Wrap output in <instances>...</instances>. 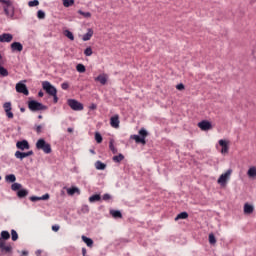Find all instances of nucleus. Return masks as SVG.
<instances>
[{"label":"nucleus","mask_w":256,"mask_h":256,"mask_svg":"<svg viewBox=\"0 0 256 256\" xmlns=\"http://www.w3.org/2000/svg\"><path fill=\"white\" fill-rule=\"evenodd\" d=\"M82 255L87 256V249L86 248H82Z\"/></svg>","instance_id":"57"},{"label":"nucleus","mask_w":256,"mask_h":256,"mask_svg":"<svg viewBox=\"0 0 256 256\" xmlns=\"http://www.w3.org/2000/svg\"><path fill=\"white\" fill-rule=\"evenodd\" d=\"M68 105L73 111H83V104L75 99H69Z\"/></svg>","instance_id":"6"},{"label":"nucleus","mask_w":256,"mask_h":256,"mask_svg":"<svg viewBox=\"0 0 256 256\" xmlns=\"http://www.w3.org/2000/svg\"><path fill=\"white\" fill-rule=\"evenodd\" d=\"M97 200V194H93L90 198H89V201L90 203H93Z\"/></svg>","instance_id":"49"},{"label":"nucleus","mask_w":256,"mask_h":256,"mask_svg":"<svg viewBox=\"0 0 256 256\" xmlns=\"http://www.w3.org/2000/svg\"><path fill=\"white\" fill-rule=\"evenodd\" d=\"M84 55H86V57H91L93 55V50L91 49V47L85 49Z\"/></svg>","instance_id":"39"},{"label":"nucleus","mask_w":256,"mask_h":256,"mask_svg":"<svg viewBox=\"0 0 256 256\" xmlns=\"http://www.w3.org/2000/svg\"><path fill=\"white\" fill-rule=\"evenodd\" d=\"M231 175H233V169H228L226 172L222 173L217 180L218 185L225 187L231 180Z\"/></svg>","instance_id":"2"},{"label":"nucleus","mask_w":256,"mask_h":256,"mask_svg":"<svg viewBox=\"0 0 256 256\" xmlns=\"http://www.w3.org/2000/svg\"><path fill=\"white\" fill-rule=\"evenodd\" d=\"M139 135H131L130 139H133L135 143H141V145H145L147 141L145 140L147 138V130L145 128H142L139 130Z\"/></svg>","instance_id":"3"},{"label":"nucleus","mask_w":256,"mask_h":256,"mask_svg":"<svg viewBox=\"0 0 256 256\" xmlns=\"http://www.w3.org/2000/svg\"><path fill=\"white\" fill-rule=\"evenodd\" d=\"M110 215H112L114 219H121V217H123V215L121 214V211L119 210H110Z\"/></svg>","instance_id":"22"},{"label":"nucleus","mask_w":256,"mask_h":256,"mask_svg":"<svg viewBox=\"0 0 256 256\" xmlns=\"http://www.w3.org/2000/svg\"><path fill=\"white\" fill-rule=\"evenodd\" d=\"M42 88L50 96L57 94V88H55V86H53L52 83L49 81L42 82Z\"/></svg>","instance_id":"5"},{"label":"nucleus","mask_w":256,"mask_h":256,"mask_svg":"<svg viewBox=\"0 0 256 256\" xmlns=\"http://www.w3.org/2000/svg\"><path fill=\"white\" fill-rule=\"evenodd\" d=\"M65 35L70 41H75V36L73 35V32L69 30H65Z\"/></svg>","instance_id":"35"},{"label":"nucleus","mask_w":256,"mask_h":256,"mask_svg":"<svg viewBox=\"0 0 256 256\" xmlns=\"http://www.w3.org/2000/svg\"><path fill=\"white\" fill-rule=\"evenodd\" d=\"M93 37V30L88 29L87 33L82 36V41H90Z\"/></svg>","instance_id":"21"},{"label":"nucleus","mask_w":256,"mask_h":256,"mask_svg":"<svg viewBox=\"0 0 256 256\" xmlns=\"http://www.w3.org/2000/svg\"><path fill=\"white\" fill-rule=\"evenodd\" d=\"M208 239H209L210 245H215V243H217V239L215 238L214 234H209Z\"/></svg>","instance_id":"36"},{"label":"nucleus","mask_w":256,"mask_h":256,"mask_svg":"<svg viewBox=\"0 0 256 256\" xmlns=\"http://www.w3.org/2000/svg\"><path fill=\"white\" fill-rule=\"evenodd\" d=\"M16 147L21 151H25V149H29V142L27 140L18 141Z\"/></svg>","instance_id":"15"},{"label":"nucleus","mask_w":256,"mask_h":256,"mask_svg":"<svg viewBox=\"0 0 256 256\" xmlns=\"http://www.w3.org/2000/svg\"><path fill=\"white\" fill-rule=\"evenodd\" d=\"M94 139L97 141V131L94 132Z\"/></svg>","instance_id":"61"},{"label":"nucleus","mask_w":256,"mask_h":256,"mask_svg":"<svg viewBox=\"0 0 256 256\" xmlns=\"http://www.w3.org/2000/svg\"><path fill=\"white\" fill-rule=\"evenodd\" d=\"M9 7L11 6H7V5L3 6L4 13L6 16H8L9 19H13V17H15V9L12 8L11 10H9Z\"/></svg>","instance_id":"17"},{"label":"nucleus","mask_w":256,"mask_h":256,"mask_svg":"<svg viewBox=\"0 0 256 256\" xmlns=\"http://www.w3.org/2000/svg\"><path fill=\"white\" fill-rule=\"evenodd\" d=\"M198 127L202 130V131H209V129H211L212 125L211 122L209 121H201L198 123Z\"/></svg>","instance_id":"13"},{"label":"nucleus","mask_w":256,"mask_h":256,"mask_svg":"<svg viewBox=\"0 0 256 256\" xmlns=\"http://www.w3.org/2000/svg\"><path fill=\"white\" fill-rule=\"evenodd\" d=\"M41 129H43V127L41 125H38V126H36L35 131L37 133H41Z\"/></svg>","instance_id":"54"},{"label":"nucleus","mask_w":256,"mask_h":256,"mask_svg":"<svg viewBox=\"0 0 256 256\" xmlns=\"http://www.w3.org/2000/svg\"><path fill=\"white\" fill-rule=\"evenodd\" d=\"M3 109L6 113V117H8V119H13V112L11 111V102L4 103Z\"/></svg>","instance_id":"11"},{"label":"nucleus","mask_w":256,"mask_h":256,"mask_svg":"<svg viewBox=\"0 0 256 256\" xmlns=\"http://www.w3.org/2000/svg\"><path fill=\"white\" fill-rule=\"evenodd\" d=\"M97 201H101V195L100 194L97 195Z\"/></svg>","instance_id":"64"},{"label":"nucleus","mask_w":256,"mask_h":256,"mask_svg":"<svg viewBox=\"0 0 256 256\" xmlns=\"http://www.w3.org/2000/svg\"><path fill=\"white\" fill-rule=\"evenodd\" d=\"M253 211H255V206H253V204H244V215H251Z\"/></svg>","instance_id":"18"},{"label":"nucleus","mask_w":256,"mask_h":256,"mask_svg":"<svg viewBox=\"0 0 256 256\" xmlns=\"http://www.w3.org/2000/svg\"><path fill=\"white\" fill-rule=\"evenodd\" d=\"M61 87H62V89H63L64 91H67V89H69V83L64 82V83L61 84Z\"/></svg>","instance_id":"47"},{"label":"nucleus","mask_w":256,"mask_h":256,"mask_svg":"<svg viewBox=\"0 0 256 256\" xmlns=\"http://www.w3.org/2000/svg\"><path fill=\"white\" fill-rule=\"evenodd\" d=\"M187 217H189L187 212H181L176 216L175 221H179V219H187Z\"/></svg>","instance_id":"27"},{"label":"nucleus","mask_w":256,"mask_h":256,"mask_svg":"<svg viewBox=\"0 0 256 256\" xmlns=\"http://www.w3.org/2000/svg\"><path fill=\"white\" fill-rule=\"evenodd\" d=\"M28 109H30L32 113H37V111H47V106L36 100H30L28 101Z\"/></svg>","instance_id":"1"},{"label":"nucleus","mask_w":256,"mask_h":256,"mask_svg":"<svg viewBox=\"0 0 256 256\" xmlns=\"http://www.w3.org/2000/svg\"><path fill=\"white\" fill-rule=\"evenodd\" d=\"M11 237H12V241H17V239H19V234H17V231L15 230H11Z\"/></svg>","instance_id":"38"},{"label":"nucleus","mask_w":256,"mask_h":256,"mask_svg":"<svg viewBox=\"0 0 256 256\" xmlns=\"http://www.w3.org/2000/svg\"><path fill=\"white\" fill-rule=\"evenodd\" d=\"M47 199H49V194L48 193H46V194H44L40 197V201H47Z\"/></svg>","instance_id":"48"},{"label":"nucleus","mask_w":256,"mask_h":256,"mask_svg":"<svg viewBox=\"0 0 256 256\" xmlns=\"http://www.w3.org/2000/svg\"><path fill=\"white\" fill-rule=\"evenodd\" d=\"M5 247V241H3L1 238H0V249H3Z\"/></svg>","instance_id":"55"},{"label":"nucleus","mask_w":256,"mask_h":256,"mask_svg":"<svg viewBox=\"0 0 256 256\" xmlns=\"http://www.w3.org/2000/svg\"><path fill=\"white\" fill-rule=\"evenodd\" d=\"M9 75V71L7 68L0 65V77H7Z\"/></svg>","instance_id":"29"},{"label":"nucleus","mask_w":256,"mask_h":256,"mask_svg":"<svg viewBox=\"0 0 256 256\" xmlns=\"http://www.w3.org/2000/svg\"><path fill=\"white\" fill-rule=\"evenodd\" d=\"M97 81H99L101 85H107V81H109V76L107 74H101L97 77Z\"/></svg>","instance_id":"19"},{"label":"nucleus","mask_w":256,"mask_h":256,"mask_svg":"<svg viewBox=\"0 0 256 256\" xmlns=\"http://www.w3.org/2000/svg\"><path fill=\"white\" fill-rule=\"evenodd\" d=\"M97 106L95 105V104H92L91 106H90V109H95Z\"/></svg>","instance_id":"62"},{"label":"nucleus","mask_w":256,"mask_h":256,"mask_svg":"<svg viewBox=\"0 0 256 256\" xmlns=\"http://www.w3.org/2000/svg\"><path fill=\"white\" fill-rule=\"evenodd\" d=\"M124 159L125 156H123V154H119L113 157V161H115V163H121V161H123Z\"/></svg>","instance_id":"33"},{"label":"nucleus","mask_w":256,"mask_h":256,"mask_svg":"<svg viewBox=\"0 0 256 256\" xmlns=\"http://www.w3.org/2000/svg\"><path fill=\"white\" fill-rule=\"evenodd\" d=\"M248 179L256 180V166H251L246 173Z\"/></svg>","instance_id":"14"},{"label":"nucleus","mask_w":256,"mask_h":256,"mask_svg":"<svg viewBox=\"0 0 256 256\" xmlns=\"http://www.w3.org/2000/svg\"><path fill=\"white\" fill-rule=\"evenodd\" d=\"M68 195H75V193H79V188L77 187H72L67 189Z\"/></svg>","instance_id":"32"},{"label":"nucleus","mask_w":256,"mask_h":256,"mask_svg":"<svg viewBox=\"0 0 256 256\" xmlns=\"http://www.w3.org/2000/svg\"><path fill=\"white\" fill-rule=\"evenodd\" d=\"M64 7H73L75 5V0H62Z\"/></svg>","instance_id":"28"},{"label":"nucleus","mask_w":256,"mask_h":256,"mask_svg":"<svg viewBox=\"0 0 256 256\" xmlns=\"http://www.w3.org/2000/svg\"><path fill=\"white\" fill-rule=\"evenodd\" d=\"M109 149L110 151H112L114 155L117 153V148H115V145L113 144V140H110Z\"/></svg>","instance_id":"37"},{"label":"nucleus","mask_w":256,"mask_h":256,"mask_svg":"<svg viewBox=\"0 0 256 256\" xmlns=\"http://www.w3.org/2000/svg\"><path fill=\"white\" fill-rule=\"evenodd\" d=\"M82 241H84V243L87 245V247H93V239L83 235Z\"/></svg>","instance_id":"24"},{"label":"nucleus","mask_w":256,"mask_h":256,"mask_svg":"<svg viewBox=\"0 0 256 256\" xmlns=\"http://www.w3.org/2000/svg\"><path fill=\"white\" fill-rule=\"evenodd\" d=\"M90 153H92V155H95V149H90Z\"/></svg>","instance_id":"63"},{"label":"nucleus","mask_w":256,"mask_h":256,"mask_svg":"<svg viewBox=\"0 0 256 256\" xmlns=\"http://www.w3.org/2000/svg\"><path fill=\"white\" fill-rule=\"evenodd\" d=\"M17 93H22L23 95H29V89H27V85L24 84L23 81H20L16 84Z\"/></svg>","instance_id":"8"},{"label":"nucleus","mask_w":256,"mask_h":256,"mask_svg":"<svg viewBox=\"0 0 256 256\" xmlns=\"http://www.w3.org/2000/svg\"><path fill=\"white\" fill-rule=\"evenodd\" d=\"M0 3H2V5H7V7L13 6V2H11V0H0Z\"/></svg>","instance_id":"40"},{"label":"nucleus","mask_w":256,"mask_h":256,"mask_svg":"<svg viewBox=\"0 0 256 256\" xmlns=\"http://www.w3.org/2000/svg\"><path fill=\"white\" fill-rule=\"evenodd\" d=\"M176 89H178V91H183V89H185V85H183V84H178V85L176 86Z\"/></svg>","instance_id":"51"},{"label":"nucleus","mask_w":256,"mask_h":256,"mask_svg":"<svg viewBox=\"0 0 256 256\" xmlns=\"http://www.w3.org/2000/svg\"><path fill=\"white\" fill-rule=\"evenodd\" d=\"M13 248L11 247V246H4L1 250L2 251H6V253H11V250H12Z\"/></svg>","instance_id":"44"},{"label":"nucleus","mask_w":256,"mask_h":256,"mask_svg":"<svg viewBox=\"0 0 256 256\" xmlns=\"http://www.w3.org/2000/svg\"><path fill=\"white\" fill-rule=\"evenodd\" d=\"M37 18H38V19H45V11H43V10H38V12H37Z\"/></svg>","instance_id":"41"},{"label":"nucleus","mask_w":256,"mask_h":256,"mask_svg":"<svg viewBox=\"0 0 256 256\" xmlns=\"http://www.w3.org/2000/svg\"><path fill=\"white\" fill-rule=\"evenodd\" d=\"M43 95H44L43 91L38 92V97H43Z\"/></svg>","instance_id":"59"},{"label":"nucleus","mask_w":256,"mask_h":256,"mask_svg":"<svg viewBox=\"0 0 256 256\" xmlns=\"http://www.w3.org/2000/svg\"><path fill=\"white\" fill-rule=\"evenodd\" d=\"M78 14L82 15V17H84V19L91 18V12H85L83 10H78Z\"/></svg>","instance_id":"30"},{"label":"nucleus","mask_w":256,"mask_h":256,"mask_svg":"<svg viewBox=\"0 0 256 256\" xmlns=\"http://www.w3.org/2000/svg\"><path fill=\"white\" fill-rule=\"evenodd\" d=\"M54 103H57L59 101V97H57V93L52 95Z\"/></svg>","instance_id":"53"},{"label":"nucleus","mask_w":256,"mask_h":256,"mask_svg":"<svg viewBox=\"0 0 256 256\" xmlns=\"http://www.w3.org/2000/svg\"><path fill=\"white\" fill-rule=\"evenodd\" d=\"M107 168V164L101 162V161H97V169L100 171H105V169Z\"/></svg>","instance_id":"31"},{"label":"nucleus","mask_w":256,"mask_h":256,"mask_svg":"<svg viewBox=\"0 0 256 256\" xmlns=\"http://www.w3.org/2000/svg\"><path fill=\"white\" fill-rule=\"evenodd\" d=\"M31 155H33V150H30L28 152L16 151L14 154L16 159H20V161H23V159H25L27 157H31Z\"/></svg>","instance_id":"9"},{"label":"nucleus","mask_w":256,"mask_h":256,"mask_svg":"<svg viewBox=\"0 0 256 256\" xmlns=\"http://www.w3.org/2000/svg\"><path fill=\"white\" fill-rule=\"evenodd\" d=\"M12 53L23 51V44L21 42H13L10 46Z\"/></svg>","instance_id":"12"},{"label":"nucleus","mask_w":256,"mask_h":256,"mask_svg":"<svg viewBox=\"0 0 256 256\" xmlns=\"http://www.w3.org/2000/svg\"><path fill=\"white\" fill-rule=\"evenodd\" d=\"M81 211H82V213H89V206L88 205H82Z\"/></svg>","instance_id":"43"},{"label":"nucleus","mask_w":256,"mask_h":256,"mask_svg":"<svg viewBox=\"0 0 256 256\" xmlns=\"http://www.w3.org/2000/svg\"><path fill=\"white\" fill-rule=\"evenodd\" d=\"M27 195H29V190L22 188L21 190H19L17 192V197L19 199H24V197H27Z\"/></svg>","instance_id":"20"},{"label":"nucleus","mask_w":256,"mask_h":256,"mask_svg":"<svg viewBox=\"0 0 256 256\" xmlns=\"http://www.w3.org/2000/svg\"><path fill=\"white\" fill-rule=\"evenodd\" d=\"M35 255H36V256H41V250H37V251L35 252Z\"/></svg>","instance_id":"58"},{"label":"nucleus","mask_w":256,"mask_h":256,"mask_svg":"<svg viewBox=\"0 0 256 256\" xmlns=\"http://www.w3.org/2000/svg\"><path fill=\"white\" fill-rule=\"evenodd\" d=\"M21 253H22L21 256H27V255H29V252H28L27 250H23Z\"/></svg>","instance_id":"56"},{"label":"nucleus","mask_w":256,"mask_h":256,"mask_svg":"<svg viewBox=\"0 0 256 256\" xmlns=\"http://www.w3.org/2000/svg\"><path fill=\"white\" fill-rule=\"evenodd\" d=\"M23 188V185H21V183H17V182H14L12 185H11V190L12 191H19Z\"/></svg>","instance_id":"25"},{"label":"nucleus","mask_w":256,"mask_h":256,"mask_svg":"<svg viewBox=\"0 0 256 256\" xmlns=\"http://www.w3.org/2000/svg\"><path fill=\"white\" fill-rule=\"evenodd\" d=\"M103 142V136L101 134H97V143H102Z\"/></svg>","instance_id":"50"},{"label":"nucleus","mask_w":256,"mask_h":256,"mask_svg":"<svg viewBox=\"0 0 256 256\" xmlns=\"http://www.w3.org/2000/svg\"><path fill=\"white\" fill-rule=\"evenodd\" d=\"M119 115H114L110 118V125L111 127H113L114 129H119Z\"/></svg>","instance_id":"16"},{"label":"nucleus","mask_w":256,"mask_h":256,"mask_svg":"<svg viewBox=\"0 0 256 256\" xmlns=\"http://www.w3.org/2000/svg\"><path fill=\"white\" fill-rule=\"evenodd\" d=\"M30 201H32V202H36V201H41V197H39V196H31L30 197Z\"/></svg>","instance_id":"45"},{"label":"nucleus","mask_w":256,"mask_h":256,"mask_svg":"<svg viewBox=\"0 0 256 256\" xmlns=\"http://www.w3.org/2000/svg\"><path fill=\"white\" fill-rule=\"evenodd\" d=\"M67 131L68 133H73V128H68Z\"/></svg>","instance_id":"60"},{"label":"nucleus","mask_w":256,"mask_h":256,"mask_svg":"<svg viewBox=\"0 0 256 256\" xmlns=\"http://www.w3.org/2000/svg\"><path fill=\"white\" fill-rule=\"evenodd\" d=\"M28 5L30 7H37V5H39V0H32L28 2Z\"/></svg>","instance_id":"42"},{"label":"nucleus","mask_w":256,"mask_h":256,"mask_svg":"<svg viewBox=\"0 0 256 256\" xmlns=\"http://www.w3.org/2000/svg\"><path fill=\"white\" fill-rule=\"evenodd\" d=\"M13 41V34L3 33L0 35V43H11Z\"/></svg>","instance_id":"10"},{"label":"nucleus","mask_w":256,"mask_h":256,"mask_svg":"<svg viewBox=\"0 0 256 256\" xmlns=\"http://www.w3.org/2000/svg\"><path fill=\"white\" fill-rule=\"evenodd\" d=\"M76 71H78V73H85L86 71L85 65L83 64L76 65Z\"/></svg>","instance_id":"34"},{"label":"nucleus","mask_w":256,"mask_h":256,"mask_svg":"<svg viewBox=\"0 0 256 256\" xmlns=\"http://www.w3.org/2000/svg\"><path fill=\"white\" fill-rule=\"evenodd\" d=\"M103 201H110L111 199V194H104L102 197Z\"/></svg>","instance_id":"46"},{"label":"nucleus","mask_w":256,"mask_h":256,"mask_svg":"<svg viewBox=\"0 0 256 256\" xmlns=\"http://www.w3.org/2000/svg\"><path fill=\"white\" fill-rule=\"evenodd\" d=\"M36 149H39L41 151H43L44 153H46L47 155H49V153H51V144L47 143V141H45V139L40 138L37 142H36Z\"/></svg>","instance_id":"4"},{"label":"nucleus","mask_w":256,"mask_h":256,"mask_svg":"<svg viewBox=\"0 0 256 256\" xmlns=\"http://www.w3.org/2000/svg\"><path fill=\"white\" fill-rule=\"evenodd\" d=\"M218 144L220 145V147H222L221 150H220V153L222 155H227V153H229V141L220 139L218 141Z\"/></svg>","instance_id":"7"},{"label":"nucleus","mask_w":256,"mask_h":256,"mask_svg":"<svg viewBox=\"0 0 256 256\" xmlns=\"http://www.w3.org/2000/svg\"><path fill=\"white\" fill-rule=\"evenodd\" d=\"M11 238V234H9V231L7 230H3L1 232V238L0 239H4V241H7V239H10Z\"/></svg>","instance_id":"26"},{"label":"nucleus","mask_w":256,"mask_h":256,"mask_svg":"<svg viewBox=\"0 0 256 256\" xmlns=\"http://www.w3.org/2000/svg\"><path fill=\"white\" fill-rule=\"evenodd\" d=\"M59 229H60V226H59V225H53V226H52V231L57 232V231H59Z\"/></svg>","instance_id":"52"},{"label":"nucleus","mask_w":256,"mask_h":256,"mask_svg":"<svg viewBox=\"0 0 256 256\" xmlns=\"http://www.w3.org/2000/svg\"><path fill=\"white\" fill-rule=\"evenodd\" d=\"M5 181L7 183H15V181H17V177L15 176V174H9V175H6Z\"/></svg>","instance_id":"23"}]
</instances>
